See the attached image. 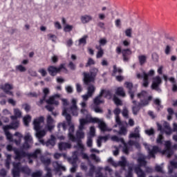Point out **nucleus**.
Listing matches in <instances>:
<instances>
[{"instance_id": "nucleus-64", "label": "nucleus", "mask_w": 177, "mask_h": 177, "mask_svg": "<svg viewBox=\"0 0 177 177\" xmlns=\"http://www.w3.org/2000/svg\"><path fill=\"white\" fill-rule=\"evenodd\" d=\"M86 145H87L88 147H92V145H93L92 137H91V136L88 137Z\"/></svg>"}, {"instance_id": "nucleus-19", "label": "nucleus", "mask_w": 177, "mask_h": 177, "mask_svg": "<svg viewBox=\"0 0 177 177\" xmlns=\"http://www.w3.org/2000/svg\"><path fill=\"white\" fill-rule=\"evenodd\" d=\"M166 150L163 151L162 154H166L167 158H171V156L174 155V151L171 149L170 141H167L165 142Z\"/></svg>"}, {"instance_id": "nucleus-26", "label": "nucleus", "mask_w": 177, "mask_h": 177, "mask_svg": "<svg viewBox=\"0 0 177 177\" xmlns=\"http://www.w3.org/2000/svg\"><path fill=\"white\" fill-rule=\"evenodd\" d=\"M46 128L48 129L50 132L52 131V129L55 128V125H53V118H52V116L48 115L47 116V124Z\"/></svg>"}, {"instance_id": "nucleus-52", "label": "nucleus", "mask_w": 177, "mask_h": 177, "mask_svg": "<svg viewBox=\"0 0 177 177\" xmlns=\"http://www.w3.org/2000/svg\"><path fill=\"white\" fill-rule=\"evenodd\" d=\"M103 168L97 167V170L95 171V177H106L103 176V173L100 172Z\"/></svg>"}, {"instance_id": "nucleus-7", "label": "nucleus", "mask_w": 177, "mask_h": 177, "mask_svg": "<svg viewBox=\"0 0 177 177\" xmlns=\"http://www.w3.org/2000/svg\"><path fill=\"white\" fill-rule=\"evenodd\" d=\"M146 158H147V157L145 155H141L138 158V166L134 168L137 177H146V173L142 170V168H140V167H146L147 164Z\"/></svg>"}, {"instance_id": "nucleus-53", "label": "nucleus", "mask_w": 177, "mask_h": 177, "mask_svg": "<svg viewBox=\"0 0 177 177\" xmlns=\"http://www.w3.org/2000/svg\"><path fill=\"white\" fill-rule=\"evenodd\" d=\"M171 50H172V46H171L170 45H166V46L165 48V55H171Z\"/></svg>"}, {"instance_id": "nucleus-10", "label": "nucleus", "mask_w": 177, "mask_h": 177, "mask_svg": "<svg viewBox=\"0 0 177 177\" xmlns=\"http://www.w3.org/2000/svg\"><path fill=\"white\" fill-rule=\"evenodd\" d=\"M62 71H63L64 73H68V70H67V68H66L65 64H61L58 68L53 66L48 68V71L50 75H52L53 77H55L57 73H60Z\"/></svg>"}, {"instance_id": "nucleus-59", "label": "nucleus", "mask_w": 177, "mask_h": 177, "mask_svg": "<svg viewBox=\"0 0 177 177\" xmlns=\"http://www.w3.org/2000/svg\"><path fill=\"white\" fill-rule=\"evenodd\" d=\"M122 114L123 117H124V118H128L129 114V111H128V109L124 108L122 112Z\"/></svg>"}, {"instance_id": "nucleus-28", "label": "nucleus", "mask_w": 177, "mask_h": 177, "mask_svg": "<svg viewBox=\"0 0 177 177\" xmlns=\"http://www.w3.org/2000/svg\"><path fill=\"white\" fill-rule=\"evenodd\" d=\"M55 145H56V138L55 136H51L50 139L46 142V146H47V147H53Z\"/></svg>"}, {"instance_id": "nucleus-13", "label": "nucleus", "mask_w": 177, "mask_h": 177, "mask_svg": "<svg viewBox=\"0 0 177 177\" xmlns=\"http://www.w3.org/2000/svg\"><path fill=\"white\" fill-rule=\"evenodd\" d=\"M81 113L83 114L87 120H88L89 122H92L93 124H100L102 120L99 119L98 118H92L91 116V113L88 112V110L85 109H81Z\"/></svg>"}, {"instance_id": "nucleus-41", "label": "nucleus", "mask_w": 177, "mask_h": 177, "mask_svg": "<svg viewBox=\"0 0 177 177\" xmlns=\"http://www.w3.org/2000/svg\"><path fill=\"white\" fill-rule=\"evenodd\" d=\"M41 161L46 167H48L50 164V158H45L44 156L41 157Z\"/></svg>"}, {"instance_id": "nucleus-18", "label": "nucleus", "mask_w": 177, "mask_h": 177, "mask_svg": "<svg viewBox=\"0 0 177 177\" xmlns=\"http://www.w3.org/2000/svg\"><path fill=\"white\" fill-rule=\"evenodd\" d=\"M124 85H126V88L129 90L131 99L133 100L136 88H133V84L129 82H126Z\"/></svg>"}, {"instance_id": "nucleus-22", "label": "nucleus", "mask_w": 177, "mask_h": 177, "mask_svg": "<svg viewBox=\"0 0 177 177\" xmlns=\"http://www.w3.org/2000/svg\"><path fill=\"white\" fill-rule=\"evenodd\" d=\"M53 167L55 172H59V171H66V167L63 166L62 162L55 161L53 162Z\"/></svg>"}, {"instance_id": "nucleus-57", "label": "nucleus", "mask_w": 177, "mask_h": 177, "mask_svg": "<svg viewBox=\"0 0 177 177\" xmlns=\"http://www.w3.org/2000/svg\"><path fill=\"white\" fill-rule=\"evenodd\" d=\"M99 44H100L99 46H100V48H102V46H104L105 45L107 44V39H106L104 38L100 39L99 41Z\"/></svg>"}, {"instance_id": "nucleus-12", "label": "nucleus", "mask_w": 177, "mask_h": 177, "mask_svg": "<svg viewBox=\"0 0 177 177\" xmlns=\"http://www.w3.org/2000/svg\"><path fill=\"white\" fill-rule=\"evenodd\" d=\"M162 84V80H161V77L160 76H156L153 78L152 84L151 86V89L153 91H156L158 93H161L162 91L161 90V88H160V85Z\"/></svg>"}, {"instance_id": "nucleus-54", "label": "nucleus", "mask_w": 177, "mask_h": 177, "mask_svg": "<svg viewBox=\"0 0 177 177\" xmlns=\"http://www.w3.org/2000/svg\"><path fill=\"white\" fill-rule=\"evenodd\" d=\"M16 70L20 71V73H24L27 69L23 65H18L16 66Z\"/></svg>"}, {"instance_id": "nucleus-42", "label": "nucleus", "mask_w": 177, "mask_h": 177, "mask_svg": "<svg viewBox=\"0 0 177 177\" xmlns=\"http://www.w3.org/2000/svg\"><path fill=\"white\" fill-rule=\"evenodd\" d=\"M128 131L127 130V128L124 126H122L120 129V130L118 131V135H122L123 136H125L127 135Z\"/></svg>"}, {"instance_id": "nucleus-29", "label": "nucleus", "mask_w": 177, "mask_h": 177, "mask_svg": "<svg viewBox=\"0 0 177 177\" xmlns=\"http://www.w3.org/2000/svg\"><path fill=\"white\" fill-rule=\"evenodd\" d=\"M109 138L110 136H100L97 140V147H102V140L104 142H107L109 140Z\"/></svg>"}, {"instance_id": "nucleus-55", "label": "nucleus", "mask_w": 177, "mask_h": 177, "mask_svg": "<svg viewBox=\"0 0 177 177\" xmlns=\"http://www.w3.org/2000/svg\"><path fill=\"white\" fill-rule=\"evenodd\" d=\"M133 171V167H129V169L127 171V174H126L125 177H133V174H132Z\"/></svg>"}, {"instance_id": "nucleus-39", "label": "nucleus", "mask_w": 177, "mask_h": 177, "mask_svg": "<svg viewBox=\"0 0 177 177\" xmlns=\"http://www.w3.org/2000/svg\"><path fill=\"white\" fill-rule=\"evenodd\" d=\"M76 139H79V140H81V139H84L85 138V134L84 133V131H82V129H80L76 133Z\"/></svg>"}, {"instance_id": "nucleus-1", "label": "nucleus", "mask_w": 177, "mask_h": 177, "mask_svg": "<svg viewBox=\"0 0 177 177\" xmlns=\"http://www.w3.org/2000/svg\"><path fill=\"white\" fill-rule=\"evenodd\" d=\"M71 103L72 105L70 109H63L62 115L65 117L67 123L68 125H70L68 134L69 140H71V142H77V145L74 146V149L84 151V144H82V140L77 139V138L74 136V125L71 123V115L68 113H72L73 115H78V106H77V100L73 98L71 101Z\"/></svg>"}, {"instance_id": "nucleus-6", "label": "nucleus", "mask_w": 177, "mask_h": 177, "mask_svg": "<svg viewBox=\"0 0 177 177\" xmlns=\"http://www.w3.org/2000/svg\"><path fill=\"white\" fill-rule=\"evenodd\" d=\"M97 73H99V69L96 68L90 69V73L84 72L82 75L84 85H89L91 82H94Z\"/></svg>"}, {"instance_id": "nucleus-48", "label": "nucleus", "mask_w": 177, "mask_h": 177, "mask_svg": "<svg viewBox=\"0 0 177 177\" xmlns=\"http://www.w3.org/2000/svg\"><path fill=\"white\" fill-rule=\"evenodd\" d=\"M124 34L128 38H132V28H129L125 30Z\"/></svg>"}, {"instance_id": "nucleus-9", "label": "nucleus", "mask_w": 177, "mask_h": 177, "mask_svg": "<svg viewBox=\"0 0 177 177\" xmlns=\"http://www.w3.org/2000/svg\"><path fill=\"white\" fill-rule=\"evenodd\" d=\"M155 73L156 72L153 69L150 70L149 73H146V71H143L142 75H140V73H137L136 76L138 79L143 78L142 86L147 88V86H149V84H150L149 78H150V77H153Z\"/></svg>"}, {"instance_id": "nucleus-4", "label": "nucleus", "mask_w": 177, "mask_h": 177, "mask_svg": "<svg viewBox=\"0 0 177 177\" xmlns=\"http://www.w3.org/2000/svg\"><path fill=\"white\" fill-rule=\"evenodd\" d=\"M42 154L40 149H37L34 152L26 153L24 151H15V160L20 161L23 157H28V162L32 164V159L38 158Z\"/></svg>"}, {"instance_id": "nucleus-3", "label": "nucleus", "mask_w": 177, "mask_h": 177, "mask_svg": "<svg viewBox=\"0 0 177 177\" xmlns=\"http://www.w3.org/2000/svg\"><path fill=\"white\" fill-rule=\"evenodd\" d=\"M44 117L41 116L34 120L33 121V128L36 131L35 136L39 140L40 143L44 145V141L42 139L45 135H46V131L41 130L42 128V124H44Z\"/></svg>"}, {"instance_id": "nucleus-35", "label": "nucleus", "mask_w": 177, "mask_h": 177, "mask_svg": "<svg viewBox=\"0 0 177 177\" xmlns=\"http://www.w3.org/2000/svg\"><path fill=\"white\" fill-rule=\"evenodd\" d=\"M96 49H97L98 52L97 53L96 57L97 59H100V57H103V55H104V52L100 46H96Z\"/></svg>"}, {"instance_id": "nucleus-8", "label": "nucleus", "mask_w": 177, "mask_h": 177, "mask_svg": "<svg viewBox=\"0 0 177 177\" xmlns=\"http://www.w3.org/2000/svg\"><path fill=\"white\" fill-rule=\"evenodd\" d=\"M111 140L113 142H120V143H123L124 147L122 151L124 153V154H129V150L132 147V146H134L136 141H133L132 140H130L128 143H125V141L124 140V138H119L117 136H113L111 137Z\"/></svg>"}, {"instance_id": "nucleus-2", "label": "nucleus", "mask_w": 177, "mask_h": 177, "mask_svg": "<svg viewBox=\"0 0 177 177\" xmlns=\"http://www.w3.org/2000/svg\"><path fill=\"white\" fill-rule=\"evenodd\" d=\"M138 97L140 99V102H136V100H133L132 113L134 115H138L140 108L145 107L149 104V100H151V96H149L147 91H143L137 95Z\"/></svg>"}, {"instance_id": "nucleus-61", "label": "nucleus", "mask_w": 177, "mask_h": 177, "mask_svg": "<svg viewBox=\"0 0 177 177\" xmlns=\"http://www.w3.org/2000/svg\"><path fill=\"white\" fill-rule=\"evenodd\" d=\"M108 162L113 165V167H118V164H117V162L113 160V158H108Z\"/></svg>"}, {"instance_id": "nucleus-44", "label": "nucleus", "mask_w": 177, "mask_h": 177, "mask_svg": "<svg viewBox=\"0 0 177 177\" xmlns=\"http://www.w3.org/2000/svg\"><path fill=\"white\" fill-rule=\"evenodd\" d=\"M113 102L116 106H122V101L115 95H113Z\"/></svg>"}, {"instance_id": "nucleus-62", "label": "nucleus", "mask_w": 177, "mask_h": 177, "mask_svg": "<svg viewBox=\"0 0 177 177\" xmlns=\"http://www.w3.org/2000/svg\"><path fill=\"white\" fill-rule=\"evenodd\" d=\"M95 64V61L92 58H88L87 63L86 64V67H89L90 66H93Z\"/></svg>"}, {"instance_id": "nucleus-46", "label": "nucleus", "mask_w": 177, "mask_h": 177, "mask_svg": "<svg viewBox=\"0 0 177 177\" xmlns=\"http://www.w3.org/2000/svg\"><path fill=\"white\" fill-rule=\"evenodd\" d=\"M30 121H31V116L30 115H28L24 118V124L26 127H28Z\"/></svg>"}, {"instance_id": "nucleus-30", "label": "nucleus", "mask_w": 177, "mask_h": 177, "mask_svg": "<svg viewBox=\"0 0 177 177\" xmlns=\"http://www.w3.org/2000/svg\"><path fill=\"white\" fill-rule=\"evenodd\" d=\"M80 19L83 24H86V23H89V21H92V16L85 15L82 16Z\"/></svg>"}, {"instance_id": "nucleus-45", "label": "nucleus", "mask_w": 177, "mask_h": 177, "mask_svg": "<svg viewBox=\"0 0 177 177\" xmlns=\"http://www.w3.org/2000/svg\"><path fill=\"white\" fill-rule=\"evenodd\" d=\"M117 73L118 74H121V73H122V69H121L120 68H117V66L114 65L112 75H113V76L117 74Z\"/></svg>"}, {"instance_id": "nucleus-49", "label": "nucleus", "mask_w": 177, "mask_h": 177, "mask_svg": "<svg viewBox=\"0 0 177 177\" xmlns=\"http://www.w3.org/2000/svg\"><path fill=\"white\" fill-rule=\"evenodd\" d=\"M43 174H44V172L42 171V170H39V171L33 172L31 174V176L32 177H41Z\"/></svg>"}, {"instance_id": "nucleus-17", "label": "nucleus", "mask_w": 177, "mask_h": 177, "mask_svg": "<svg viewBox=\"0 0 177 177\" xmlns=\"http://www.w3.org/2000/svg\"><path fill=\"white\" fill-rule=\"evenodd\" d=\"M77 161H78V151H75L73 152L72 157L71 158V162L73 167L71 169V172H75L77 169Z\"/></svg>"}, {"instance_id": "nucleus-32", "label": "nucleus", "mask_w": 177, "mask_h": 177, "mask_svg": "<svg viewBox=\"0 0 177 177\" xmlns=\"http://www.w3.org/2000/svg\"><path fill=\"white\" fill-rule=\"evenodd\" d=\"M118 166L120 165L123 168V169H125V167H127V165L128 164V161L127 160V158L125 156L121 157V160L118 162Z\"/></svg>"}, {"instance_id": "nucleus-51", "label": "nucleus", "mask_w": 177, "mask_h": 177, "mask_svg": "<svg viewBox=\"0 0 177 177\" xmlns=\"http://www.w3.org/2000/svg\"><path fill=\"white\" fill-rule=\"evenodd\" d=\"M3 91L6 92L7 91H10V89H13V86L12 84H6L4 86H2Z\"/></svg>"}, {"instance_id": "nucleus-16", "label": "nucleus", "mask_w": 177, "mask_h": 177, "mask_svg": "<svg viewBox=\"0 0 177 177\" xmlns=\"http://www.w3.org/2000/svg\"><path fill=\"white\" fill-rule=\"evenodd\" d=\"M96 91V87L93 85H90L87 88V93L85 95H82V97L84 102L88 101L89 97H92L93 96V94L95 93Z\"/></svg>"}, {"instance_id": "nucleus-47", "label": "nucleus", "mask_w": 177, "mask_h": 177, "mask_svg": "<svg viewBox=\"0 0 177 177\" xmlns=\"http://www.w3.org/2000/svg\"><path fill=\"white\" fill-rule=\"evenodd\" d=\"M73 28H74V26H73V25L66 24L64 27V32H70V31H73Z\"/></svg>"}, {"instance_id": "nucleus-33", "label": "nucleus", "mask_w": 177, "mask_h": 177, "mask_svg": "<svg viewBox=\"0 0 177 177\" xmlns=\"http://www.w3.org/2000/svg\"><path fill=\"white\" fill-rule=\"evenodd\" d=\"M140 132V131H139V127H136L134 130V133H131L129 135V138H135L136 139L138 138H140V133H139Z\"/></svg>"}, {"instance_id": "nucleus-36", "label": "nucleus", "mask_w": 177, "mask_h": 177, "mask_svg": "<svg viewBox=\"0 0 177 177\" xmlns=\"http://www.w3.org/2000/svg\"><path fill=\"white\" fill-rule=\"evenodd\" d=\"M86 39H88V35H84L82 38H80L78 40V46H81V45H83V46H84V45H86Z\"/></svg>"}, {"instance_id": "nucleus-23", "label": "nucleus", "mask_w": 177, "mask_h": 177, "mask_svg": "<svg viewBox=\"0 0 177 177\" xmlns=\"http://www.w3.org/2000/svg\"><path fill=\"white\" fill-rule=\"evenodd\" d=\"M20 125L19 120L12 121L9 125L4 126L6 129H17Z\"/></svg>"}, {"instance_id": "nucleus-24", "label": "nucleus", "mask_w": 177, "mask_h": 177, "mask_svg": "<svg viewBox=\"0 0 177 177\" xmlns=\"http://www.w3.org/2000/svg\"><path fill=\"white\" fill-rule=\"evenodd\" d=\"M98 128H100L102 132L111 131V129L109 128V127H107V124H106V122H104L103 120L100 121V124H98Z\"/></svg>"}, {"instance_id": "nucleus-21", "label": "nucleus", "mask_w": 177, "mask_h": 177, "mask_svg": "<svg viewBox=\"0 0 177 177\" xmlns=\"http://www.w3.org/2000/svg\"><path fill=\"white\" fill-rule=\"evenodd\" d=\"M104 92H106V91L102 90L100 94L93 99V103L95 106H99V104L104 103V101L102 100V97H103V95H104Z\"/></svg>"}, {"instance_id": "nucleus-58", "label": "nucleus", "mask_w": 177, "mask_h": 177, "mask_svg": "<svg viewBox=\"0 0 177 177\" xmlns=\"http://www.w3.org/2000/svg\"><path fill=\"white\" fill-rule=\"evenodd\" d=\"M14 114L18 118H20L21 117V111L19 109H14Z\"/></svg>"}, {"instance_id": "nucleus-56", "label": "nucleus", "mask_w": 177, "mask_h": 177, "mask_svg": "<svg viewBox=\"0 0 177 177\" xmlns=\"http://www.w3.org/2000/svg\"><path fill=\"white\" fill-rule=\"evenodd\" d=\"M80 127H79V129H84V126L85 125V124H86V122H88V121L85 119H80Z\"/></svg>"}, {"instance_id": "nucleus-38", "label": "nucleus", "mask_w": 177, "mask_h": 177, "mask_svg": "<svg viewBox=\"0 0 177 177\" xmlns=\"http://www.w3.org/2000/svg\"><path fill=\"white\" fill-rule=\"evenodd\" d=\"M3 129L8 140H12V139H13V137L12 136V134L10 133V132H9L10 129H6L5 126H3Z\"/></svg>"}, {"instance_id": "nucleus-37", "label": "nucleus", "mask_w": 177, "mask_h": 177, "mask_svg": "<svg viewBox=\"0 0 177 177\" xmlns=\"http://www.w3.org/2000/svg\"><path fill=\"white\" fill-rule=\"evenodd\" d=\"M169 81L172 83V91L176 92L177 91V84H176V80H175V77H169Z\"/></svg>"}, {"instance_id": "nucleus-34", "label": "nucleus", "mask_w": 177, "mask_h": 177, "mask_svg": "<svg viewBox=\"0 0 177 177\" xmlns=\"http://www.w3.org/2000/svg\"><path fill=\"white\" fill-rule=\"evenodd\" d=\"M115 94L118 95V96H122V97H125L126 96L125 91L122 87L118 88L116 89Z\"/></svg>"}, {"instance_id": "nucleus-40", "label": "nucleus", "mask_w": 177, "mask_h": 177, "mask_svg": "<svg viewBox=\"0 0 177 177\" xmlns=\"http://www.w3.org/2000/svg\"><path fill=\"white\" fill-rule=\"evenodd\" d=\"M11 158H12V155L7 154L6 160V167L7 169H9V168H10Z\"/></svg>"}, {"instance_id": "nucleus-11", "label": "nucleus", "mask_w": 177, "mask_h": 177, "mask_svg": "<svg viewBox=\"0 0 177 177\" xmlns=\"http://www.w3.org/2000/svg\"><path fill=\"white\" fill-rule=\"evenodd\" d=\"M116 53L122 55L123 62H129V56L132 55V51L129 48L122 49L120 46L116 47Z\"/></svg>"}, {"instance_id": "nucleus-60", "label": "nucleus", "mask_w": 177, "mask_h": 177, "mask_svg": "<svg viewBox=\"0 0 177 177\" xmlns=\"http://www.w3.org/2000/svg\"><path fill=\"white\" fill-rule=\"evenodd\" d=\"M68 67L70 68V70H72L73 71H74L77 68V66L71 61L69 62Z\"/></svg>"}, {"instance_id": "nucleus-63", "label": "nucleus", "mask_w": 177, "mask_h": 177, "mask_svg": "<svg viewBox=\"0 0 177 177\" xmlns=\"http://www.w3.org/2000/svg\"><path fill=\"white\" fill-rule=\"evenodd\" d=\"M146 135H148V136H151L154 133V129L151 128L150 129L145 130Z\"/></svg>"}, {"instance_id": "nucleus-14", "label": "nucleus", "mask_w": 177, "mask_h": 177, "mask_svg": "<svg viewBox=\"0 0 177 177\" xmlns=\"http://www.w3.org/2000/svg\"><path fill=\"white\" fill-rule=\"evenodd\" d=\"M143 145L148 151L150 157H152V158H156L155 154H157V153L160 151V148H158L157 146L149 145L147 143H144Z\"/></svg>"}, {"instance_id": "nucleus-15", "label": "nucleus", "mask_w": 177, "mask_h": 177, "mask_svg": "<svg viewBox=\"0 0 177 177\" xmlns=\"http://www.w3.org/2000/svg\"><path fill=\"white\" fill-rule=\"evenodd\" d=\"M24 139L25 142L22 146V149H24V150H27L31 147V145H32V143H34L32 141V137L30 133H26Z\"/></svg>"}, {"instance_id": "nucleus-31", "label": "nucleus", "mask_w": 177, "mask_h": 177, "mask_svg": "<svg viewBox=\"0 0 177 177\" xmlns=\"http://www.w3.org/2000/svg\"><path fill=\"white\" fill-rule=\"evenodd\" d=\"M162 127L164 129H165V133L167 135H171V133H172V129H171V127L169 126V123L167 122H164Z\"/></svg>"}, {"instance_id": "nucleus-20", "label": "nucleus", "mask_w": 177, "mask_h": 177, "mask_svg": "<svg viewBox=\"0 0 177 177\" xmlns=\"http://www.w3.org/2000/svg\"><path fill=\"white\" fill-rule=\"evenodd\" d=\"M59 98L60 97V95L59 94H55L53 96H50L49 97V99L46 100V103H47V104H55V106H59V101L56 100V98Z\"/></svg>"}, {"instance_id": "nucleus-43", "label": "nucleus", "mask_w": 177, "mask_h": 177, "mask_svg": "<svg viewBox=\"0 0 177 177\" xmlns=\"http://www.w3.org/2000/svg\"><path fill=\"white\" fill-rule=\"evenodd\" d=\"M147 59V57H146V55L138 56V60L141 66H143V64L146 63Z\"/></svg>"}, {"instance_id": "nucleus-27", "label": "nucleus", "mask_w": 177, "mask_h": 177, "mask_svg": "<svg viewBox=\"0 0 177 177\" xmlns=\"http://www.w3.org/2000/svg\"><path fill=\"white\" fill-rule=\"evenodd\" d=\"M177 168V162L175 160H171L170 165L168 166V174L171 175L174 172V169Z\"/></svg>"}, {"instance_id": "nucleus-50", "label": "nucleus", "mask_w": 177, "mask_h": 177, "mask_svg": "<svg viewBox=\"0 0 177 177\" xmlns=\"http://www.w3.org/2000/svg\"><path fill=\"white\" fill-rule=\"evenodd\" d=\"M96 169V167L93 166V165L91 164L90 165V169L88 171V176H93V174H95V170Z\"/></svg>"}, {"instance_id": "nucleus-5", "label": "nucleus", "mask_w": 177, "mask_h": 177, "mask_svg": "<svg viewBox=\"0 0 177 177\" xmlns=\"http://www.w3.org/2000/svg\"><path fill=\"white\" fill-rule=\"evenodd\" d=\"M13 169H12V176L13 177H20V172L23 174H26L30 175L31 174V169L27 166L21 167V162H12Z\"/></svg>"}, {"instance_id": "nucleus-25", "label": "nucleus", "mask_w": 177, "mask_h": 177, "mask_svg": "<svg viewBox=\"0 0 177 177\" xmlns=\"http://www.w3.org/2000/svg\"><path fill=\"white\" fill-rule=\"evenodd\" d=\"M58 147L60 151L67 150V149H71V144L68 142H61L58 144Z\"/></svg>"}]
</instances>
